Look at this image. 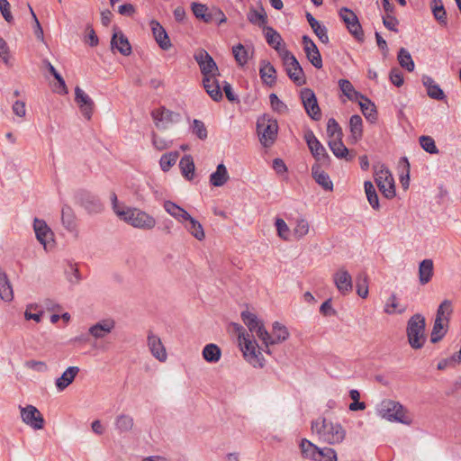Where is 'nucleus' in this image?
<instances>
[{
	"mask_svg": "<svg viewBox=\"0 0 461 461\" xmlns=\"http://www.w3.org/2000/svg\"><path fill=\"white\" fill-rule=\"evenodd\" d=\"M259 75L262 81L268 86H273L276 81V70L268 61L260 62Z\"/></svg>",
	"mask_w": 461,
	"mask_h": 461,
	"instance_id": "obj_28",
	"label": "nucleus"
},
{
	"mask_svg": "<svg viewBox=\"0 0 461 461\" xmlns=\"http://www.w3.org/2000/svg\"><path fill=\"white\" fill-rule=\"evenodd\" d=\"M453 312V305L450 300H444L438 307L436 318L441 321H446L449 323L450 316Z\"/></svg>",
	"mask_w": 461,
	"mask_h": 461,
	"instance_id": "obj_49",
	"label": "nucleus"
},
{
	"mask_svg": "<svg viewBox=\"0 0 461 461\" xmlns=\"http://www.w3.org/2000/svg\"><path fill=\"white\" fill-rule=\"evenodd\" d=\"M423 85L427 87L428 95L435 100H443L445 94L443 90L437 85L434 80L429 77H423Z\"/></svg>",
	"mask_w": 461,
	"mask_h": 461,
	"instance_id": "obj_35",
	"label": "nucleus"
},
{
	"mask_svg": "<svg viewBox=\"0 0 461 461\" xmlns=\"http://www.w3.org/2000/svg\"><path fill=\"white\" fill-rule=\"evenodd\" d=\"M33 230L38 241L43 245L47 250L49 247H52L54 242V234L46 221L38 218L33 221Z\"/></svg>",
	"mask_w": 461,
	"mask_h": 461,
	"instance_id": "obj_15",
	"label": "nucleus"
},
{
	"mask_svg": "<svg viewBox=\"0 0 461 461\" xmlns=\"http://www.w3.org/2000/svg\"><path fill=\"white\" fill-rule=\"evenodd\" d=\"M232 53L235 60L240 66L247 64L249 59V51L241 43H238L232 47Z\"/></svg>",
	"mask_w": 461,
	"mask_h": 461,
	"instance_id": "obj_54",
	"label": "nucleus"
},
{
	"mask_svg": "<svg viewBox=\"0 0 461 461\" xmlns=\"http://www.w3.org/2000/svg\"><path fill=\"white\" fill-rule=\"evenodd\" d=\"M23 422L38 430L44 427L45 420L40 411L33 405L19 406Z\"/></svg>",
	"mask_w": 461,
	"mask_h": 461,
	"instance_id": "obj_10",
	"label": "nucleus"
},
{
	"mask_svg": "<svg viewBox=\"0 0 461 461\" xmlns=\"http://www.w3.org/2000/svg\"><path fill=\"white\" fill-rule=\"evenodd\" d=\"M448 329V322L441 321L438 319H435L433 328L430 333L431 343L439 342L447 334Z\"/></svg>",
	"mask_w": 461,
	"mask_h": 461,
	"instance_id": "obj_36",
	"label": "nucleus"
},
{
	"mask_svg": "<svg viewBox=\"0 0 461 461\" xmlns=\"http://www.w3.org/2000/svg\"><path fill=\"white\" fill-rule=\"evenodd\" d=\"M377 412L382 418L389 421L406 425H410L412 421L403 405L393 400L385 399L382 401L377 408Z\"/></svg>",
	"mask_w": 461,
	"mask_h": 461,
	"instance_id": "obj_2",
	"label": "nucleus"
},
{
	"mask_svg": "<svg viewBox=\"0 0 461 461\" xmlns=\"http://www.w3.org/2000/svg\"><path fill=\"white\" fill-rule=\"evenodd\" d=\"M359 105L364 116L374 122L377 119V112L375 104L366 97L364 96V99H360Z\"/></svg>",
	"mask_w": 461,
	"mask_h": 461,
	"instance_id": "obj_44",
	"label": "nucleus"
},
{
	"mask_svg": "<svg viewBox=\"0 0 461 461\" xmlns=\"http://www.w3.org/2000/svg\"><path fill=\"white\" fill-rule=\"evenodd\" d=\"M118 217L138 229L151 230L156 225V220L153 216L138 208L127 207L125 212H118Z\"/></svg>",
	"mask_w": 461,
	"mask_h": 461,
	"instance_id": "obj_6",
	"label": "nucleus"
},
{
	"mask_svg": "<svg viewBox=\"0 0 461 461\" xmlns=\"http://www.w3.org/2000/svg\"><path fill=\"white\" fill-rule=\"evenodd\" d=\"M339 86L342 93L349 99V100H357L364 99V95L359 92H357L354 89L353 85L348 79H340L339 81Z\"/></svg>",
	"mask_w": 461,
	"mask_h": 461,
	"instance_id": "obj_47",
	"label": "nucleus"
},
{
	"mask_svg": "<svg viewBox=\"0 0 461 461\" xmlns=\"http://www.w3.org/2000/svg\"><path fill=\"white\" fill-rule=\"evenodd\" d=\"M276 227L278 236L281 239L287 240L289 238L290 230L286 222L283 219L277 218L276 221Z\"/></svg>",
	"mask_w": 461,
	"mask_h": 461,
	"instance_id": "obj_63",
	"label": "nucleus"
},
{
	"mask_svg": "<svg viewBox=\"0 0 461 461\" xmlns=\"http://www.w3.org/2000/svg\"><path fill=\"white\" fill-rule=\"evenodd\" d=\"M133 424V418L128 414H120L114 420V427L121 434L131 431Z\"/></svg>",
	"mask_w": 461,
	"mask_h": 461,
	"instance_id": "obj_39",
	"label": "nucleus"
},
{
	"mask_svg": "<svg viewBox=\"0 0 461 461\" xmlns=\"http://www.w3.org/2000/svg\"><path fill=\"white\" fill-rule=\"evenodd\" d=\"M312 29L322 43L327 44L329 42L328 30L324 25H321L319 23L315 26L312 27Z\"/></svg>",
	"mask_w": 461,
	"mask_h": 461,
	"instance_id": "obj_64",
	"label": "nucleus"
},
{
	"mask_svg": "<svg viewBox=\"0 0 461 461\" xmlns=\"http://www.w3.org/2000/svg\"><path fill=\"white\" fill-rule=\"evenodd\" d=\"M312 430L316 433L321 440L328 444H337L343 441L346 431L339 423L320 418L312 422Z\"/></svg>",
	"mask_w": 461,
	"mask_h": 461,
	"instance_id": "obj_1",
	"label": "nucleus"
},
{
	"mask_svg": "<svg viewBox=\"0 0 461 461\" xmlns=\"http://www.w3.org/2000/svg\"><path fill=\"white\" fill-rule=\"evenodd\" d=\"M327 133L330 140L342 139V130L337 121L333 118L329 119L327 123Z\"/></svg>",
	"mask_w": 461,
	"mask_h": 461,
	"instance_id": "obj_56",
	"label": "nucleus"
},
{
	"mask_svg": "<svg viewBox=\"0 0 461 461\" xmlns=\"http://www.w3.org/2000/svg\"><path fill=\"white\" fill-rule=\"evenodd\" d=\"M365 193L367 201L374 210H379V198L376 190L371 181H365L364 183Z\"/></svg>",
	"mask_w": 461,
	"mask_h": 461,
	"instance_id": "obj_45",
	"label": "nucleus"
},
{
	"mask_svg": "<svg viewBox=\"0 0 461 461\" xmlns=\"http://www.w3.org/2000/svg\"><path fill=\"white\" fill-rule=\"evenodd\" d=\"M191 9L193 11L194 15L200 20H203L204 23H212L213 20L214 14L211 12H208V7L205 5L199 3H192Z\"/></svg>",
	"mask_w": 461,
	"mask_h": 461,
	"instance_id": "obj_38",
	"label": "nucleus"
},
{
	"mask_svg": "<svg viewBox=\"0 0 461 461\" xmlns=\"http://www.w3.org/2000/svg\"><path fill=\"white\" fill-rule=\"evenodd\" d=\"M375 182L380 192L387 199H393L395 193V183L389 168L382 163L373 165Z\"/></svg>",
	"mask_w": 461,
	"mask_h": 461,
	"instance_id": "obj_5",
	"label": "nucleus"
},
{
	"mask_svg": "<svg viewBox=\"0 0 461 461\" xmlns=\"http://www.w3.org/2000/svg\"><path fill=\"white\" fill-rule=\"evenodd\" d=\"M328 145L338 158H345L347 161L353 159V156L349 155L348 148L343 144L342 139L330 140Z\"/></svg>",
	"mask_w": 461,
	"mask_h": 461,
	"instance_id": "obj_31",
	"label": "nucleus"
},
{
	"mask_svg": "<svg viewBox=\"0 0 461 461\" xmlns=\"http://www.w3.org/2000/svg\"><path fill=\"white\" fill-rule=\"evenodd\" d=\"M302 43L307 59L311 62V64L316 68H322V59L313 41L308 35H303L302 38Z\"/></svg>",
	"mask_w": 461,
	"mask_h": 461,
	"instance_id": "obj_18",
	"label": "nucleus"
},
{
	"mask_svg": "<svg viewBox=\"0 0 461 461\" xmlns=\"http://www.w3.org/2000/svg\"><path fill=\"white\" fill-rule=\"evenodd\" d=\"M433 276V261L424 259L419 266V280L421 285L428 284Z\"/></svg>",
	"mask_w": 461,
	"mask_h": 461,
	"instance_id": "obj_34",
	"label": "nucleus"
},
{
	"mask_svg": "<svg viewBox=\"0 0 461 461\" xmlns=\"http://www.w3.org/2000/svg\"><path fill=\"white\" fill-rule=\"evenodd\" d=\"M312 175L316 183L324 190L331 191L333 189L332 181L329 175L321 169L320 164L316 163L312 167Z\"/></svg>",
	"mask_w": 461,
	"mask_h": 461,
	"instance_id": "obj_26",
	"label": "nucleus"
},
{
	"mask_svg": "<svg viewBox=\"0 0 461 461\" xmlns=\"http://www.w3.org/2000/svg\"><path fill=\"white\" fill-rule=\"evenodd\" d=\"M397 59L400 64V66L409 72H411L414 70L415 65L412 60V58L410 54V52L404 49L401 48L398 51Z\"/></svg>",
	"mask_w": 461,
	"mask_h": 461,
	"instance_id": "obj_50",
	"label": "nucleus"
},
{
	"mask_svg": "<svg viewBox=\"0 0 461 461\" xmlns=\"http://www.w3.org/2000/svg\"><path fill=\"white\" fill-rule=\"evenodd\" d=\"M257 132L260 143L266 148L271 147L278 133L277 121L269 114H263L257 120Z\"/></svg>",
	"mask_w": 461,
	"mask_h": 461,
	"instance_id": "obj_4",
	"label": "nucleus"
},
{
	"mask_svg": "<svg viewBox=\"0 0 461 461\" xmlns=\"http://www.w3.org/2000/svg\"><path fill=\"white\" fill-rule=\"evenodd\" d=\"M115 327V321L113 319L103 320L89 328V333L95 339H103L109 334Z\"/></svg>",
	"mask_w": 461,
	"mask_h": 461,
	"instance_id": "obj_23",
	"label": "nucleus"
},
{
	"mask_svg": "<svg viewBox=\"0 0 461 461\" xmlns=\"http://www.w3.org/2000/svg\"><path fill=\"white\" fill-rule=\"evenodd\" d=\"M301 99L306 113L314 121H320L321 118V109L314 92L310 88H304L301 91Z\"/></svg>",
	"mask_w": 461,
	"mask_h": 461,
	"instance_id": "obj_13",
	"label": "nucleus"
},
{
	"mask_svg": "<svg viewBox=\"0 0 461 461\" xmlns=\"http://www.w3.org/2000/svg\"><path fill=\"white\" fill-rule=\"evenodd\" d=\"M304 140L316 160L321 161L322 163L330 162L329 154L323 145L316 138L312 131L308 130L304 133Z\"/></svg>",
	"mask_w": 461,
	"mask_h": 461,
	"instance_id": "obj_14",
	"label": "nucleus"
},
{
	"mask_svg": "<svg viewBox=\"0 0 461 461\" xmlns=\"http://www.w3.org/2000/svg\"><path fill=\"white\" fill-rule=\"evenodd\" d=\"M191 132L195 135L199 140H204L207 139L208 131L203 122L194 119L190 124Z\"/></svg>",
	"mask_w": 461,
	"mask_h": 461,
	"instance_id": "obj_51",
	"label": "nucleus"
},
{
	"mask_svg": "<svg viewBox=\"0 0 461 461\" xmlns=\"http://www.w3.org/2000/svg\"><path fill=\"white\" fill-rule=\"evenodd\" d=\"M241 319L244 324L249 328V331L255 333L259 339H269V333L254 313L248 311L242 312Z\"/></svg>",
	"mask_w": 461,
	"mask_h": 461,
	"instance_id": "obj_16",
	"label": "nucleus"
},
{
	"mask_svg": "<svg viewBox=\"0 0 461 461\" xmlns=\"http://www.w3.org/2000/svg\"><path fill=\"white\" fill-rule=\"evenodd\" d=\"M265 32V38L269 46L274 48L276 50H277L279 53L280 51V46L283 42V39L279 32H277L274 28L267 26L264 29Z\"/></svg>",
	"mask_w": 461,
	"mask_h": 461,
	"instance_id": "obj_40",
	"label": "nucleus"
},
{
	"mask_svg": "<svg viewBox=\"0 0 461 461\" xmlns=\"http://www.w3.org/2000/svg\"><path fill=\"white\" fill-rule=\"evenodd\" d=\"M112 49H116L123 56H129L131 53V46L123 33L114 32L111 40Z\"/></svg>",
	"mask_w": 461,
	"mask_h": 461,
	"instance_id": "obj_27",
	"label": "nucleus"
},
{
	"mask_svg": "<svg viewBox=\"0 0 461 461\" xmlns=\"http://www.w3.org/2000/svg\"><path fill=\"white\" fill-rule=\"evenodd\" d=\"M221 356V348L216 344H207L203 349V357L209 363L218 362Z\"/></svg>",
	"mask_w": 461,
	"mask_h": 461,
	"instance_id": "obj_46",
	"label": "nucleus"
},
{
	"mask_svg": "<svg viewBox=\"0 0 461 461\" xmlns=\"http://www.w3.org/2000/svg\"><path fill=\"white\" fill-rule=\"evenodd\" d=\"M300 449L302 456L304 458H308L315 461L318 456V452L320 447L312 443L310 440L306 438H303L300 443Z\"/></svg>",
	"mask_w": 461,
	"mask_h": 461,
	"instance_id": "obj_42",
	"label": "nucleus"
},
{
	"mask_svg": "<svg viewBox=\"0 0 461 461\" xmlns=\"http://www.w3.org/2000/svg\"><path fill=\"white\" fill-rule=\"evenodd\" d=\"M148 346L152 356L155 358H157L160 362H165L167 360V355L166 352V348L158 336L153 334L152 332H149Z\"/></svg>",
	"mask_w": 461,
	"mask_h": 461,
	"instance_id": "obj_20",
	"label": "nucleus"
},
{
	"mask_svg": "<svg viewBox=\"0 0 461 461\" xmlns=\"http://www.w3.org/2000/svg\"><path fill=\"white\" fill-rule=\"evenodd\" d=\"M151 116L156 127L161 130L167 129L171 124L177 123L181 119L180 113L170 111L165 107L153 110Z\"/></svg>",
	"mask_w": 461,
	"mask_h": 461,
	"instance_id": "obj_9",
	"label": "nucleus"
},
{
	"mask_svg": "<svg viewBox=\"0 0 461 461\" xmlns=\"http://www.w3.org/2000/svg\"><path fill=\"white\" fill-rule=\"evenodd\" d=\"M309 229L310 226L308 221L305 219H299L296 221V225L294 229V233L298 239H300L308 234Z\"/></svg>",
	"mask_w": 461,
	"mask_h": 461,
	"instance_id": "obj_62",
	"label": "nucleus"
},
{
	"mask_svg": "<svg viewBox=\"0 0 461 461\" xmlns=\"http://www.w3.org/2000/svg\"><path fill=\"white\" fill-rule=\"evenodd\" d=\"M150 27L152 30L153 36L155 41L158 44V46L163 50H167L171 48L172 44L170 39L167 35V32L164 29V27L157 21L152 20L150 22Z\"/></svg>",
	"mask_w": 461,
	"mask_h": 461,
	"instance_id": "obj_21",
	"label": "nucleus"
},
{
	"mask_svg": "<svg viewBox=\"0 0 461 461\" xmlns=\"http://www.w3.org/2000/svg\"><path fill=\"white\" fill-rule=\"evenodd\" d=\"M151 141L153 147L159 151L169 149L173 144L172 140L160 137L155 132L151 134Z\"/></svg>",
	"mask_w": 461,
	"mask_h": 461,
	"instance_id": "obj_57",
	"label": "nucleus"
},
{
	"mask_svg": "<svg viewBox=\"0 0 461 461\" xmlns=\"http://www.w3.org/2000/svg\"><path fill=\"white\" fill-rule=\"evenodd\" d=\"M349 129L351 133L349 136L350 142L357 143L363 134V121L359 115L354 114L350 117Z\"/></svg>",
	"mask_w": 461,
	"mask_h": 461,
	"instance_id": "obj_32",
	"label": "nucleus"
},
{
	"mask_svg": "<svg viewBox=\"0 0 461 461\" xmlns=\"http://www.w3.org/2000/svg\"><path fill=\"white\" fill-rule=\"evenodd\" d=\"M397 308H398L397 298H396V295L393 294L390 296V298L388 299V302L385 304L384 312L387 314H393V313H396V312L399 313V314H402L406 310L405 307H402V308H400L398 310H397Z\"/></svg>",
	"mask_w": 461,
	"mask_h": 461,
	"instance_id": "obj_59",
	"label": "nucleus"
},
{
	"mask_svg": "<svg viewBox=\"0 0 461 461\" xmlns=\"http://www.w3.org/2000/svg\"><path fill=\"white\" fill-rule=\"evenodd\" d=\"M80 369L78 366L68 367L62 375L56 379L55 385L59 392H63L66 388L70 385L78 375Z\"/></svg>",
	"mask_w": 461,
	"mask_h": 461,
	"instance_id": "obj_22",
	"label": "nucleus"
},
{
	"mask_svg": "<svg viewBox=\"0 0 461 461\" xmlns=\"http://www.w3.org/2000/svg\"><path fill=\"white\" fill-rule=\"evenodd\" d=\"M179 167L182 175L187 180H192L194 174V159L190 155H185L179 162Z\"/></svg>",
	"mask_w": 461,
	"mask_h": 461,
	"instance_id": "obj_43",
	"label": "nucleus"
},
{
	"mask_svg": "<svg viewBox=\"0 0 461 461\" xmlns=\"http://www.w3.org/2000/svg\"><path fill=\"white\" fill-rule=\"evenodd\" d=\"M239 340L241 349L243 351L244 357L249 361L253 366H264V359L262 357L261 352L258 350V345L255 339H250L249 334L243 331L239 334Z\"/></svg>",
	"mask_w": 461,
	"mask_h": 461,
	"instance_id": "obj_8",
	"label": "nucleus"
},
{
	"mask_svg": "<svg viewBox=\"0 0 461 461\" xmlns=\"http://www.w3.org/2000/svg\"><path fill=\"white\" fill-rule=\"evenodd\" d=\"M179 157L177 151H172L161 156L159 165L164 172H167L176 162Z\"/></svg>",
	"mask_w": 461,
	"mask_h": 461,
	"instance_id": "obj_52",
	"label": "nucleus"
},
{
	"mask_svg": "<svg viewBox=\"0 0 461 461\" xmlns=\"http://www.w3.org/2000/svg\"><path fill=\"white\" fill-rule=\"evenodd\" d=\"M269 101L274 111L279 113H285L288 111L287 105L283 101H281L276 94H270Z\"/></svg>",
	"mask_w": 461,
	"mask_h": 461,
	"instance_id": "obj_61",
	"label": "nucleus"
},
{
	"mask_svg": "<svg viewBox=\"0 0 461 461\" xmlns=\"http://www.w3.org/2000/svg\"><path fill=\"white\" fill-rule=\"evenodd\" d=\"M229 174L226 167L221 163L217 166L216 171L210 176V184L213 186L220 187L227 183Z\"/></svg>",
	"mask_w": 461,
	"mask_h": 461,
	"instance_id": "obj_33",
	"label": "nucleus"
},
{
	"mask_svg": "<svg viewBox=\"0 0 461 461\" xmlns=\"http://www.w3.org/2000/svg\"><path fill=\"white\" fill-rule=\"evenodd\" d=\"M0 297L5 302H10L14 298L13 288L5 273H0Z\"/></svg>",
	"mask_w": 461,
	"mask_h": 461,
	"instance_id": "obj_48",
	"label": "nucleus"
},
{
	"mask_svg": "<svg viewBox=\"0 0 461 461\" xmlns=\"http://www.w3.org/2000/svg\"><path fill=\"white\" fill-rule=\"evenodd\" d=\"M163 207L168 214L181 223H185L186 219L190 218V214L184 208L171 201H166Z\"/></svg>",
	"mask_w": 461,
	"mask_h": 461,
	"instance_id": "obj_29",
	"label": "nucleus"
},
{
	"mask_svg": "<svg viewBox=\"0 0 461 461\" xmlns=\"http://www.w3.org/2000/svg\"><path fill=\"white\" fill-rule=\"evenodd\" d=\"M289 332L285 326L276 321L273 324L272 334H269V339L262 340L265 346L267 348L268 345L280 343L287 339Z\"/></svg>",
	"mask_w": 461,
	"mask_h": 461,
	"instance_id": "obj_25",
	"label": "nucleus"
},
{
	"mask_svg": "<svg viewBox=\"0 0 461 461\" xmlns=\"http://www.w3.org/2000/svg\"><path fill=\"white\" fill-rule=\"evenodd\" d=\"M315 461H337V454L333 448H320Z\"/></svg>",
	"mask_w": 461,
	"mask_h": 461,
	"instance_id": "obj_60",
	"label": "nucleus"
},
{
	"mask_svg": "<svg viewBox=\"0 0 461 461\" xmlns=\"http://www.w3.org/2000/svg\"><path fill=\"white\" fill-rule=\"evenodd\" d=\"M280 57L289 78L298 86L304 85L305 75L295 56L289 50H283L280 52Z\"/></svg>",
	"mask_w": 461,
	"mask_h": 461,
	"instance_id": "obj_7",
	"label": "nucleus"
},
{
	"mask_svg": "<svg viewBox=\"0 0 461 461\" xmlns=\"http://www.w3.org/2000/svg\"><path fill=\"white\" fill-rule=\"evenodd\" d=\"M420 144L421 148L429 154H438V149L436 146L435 140L430 136H420Z\"/></svg>",
	"mask_w": 461,
	"mask_h": 461,
	"instance_id": "obj_58",
	"label": "nucleus"
},
{
	"mask_svg": "<svg viewBox=\"0 0 461 461\" xmlns=\"http://www.w3.org/2000/svg\"><path fill=\"white\" fill-rule=\"evenodd\" d=\"M61 221L63 226L68 230L75 228V216L69 206H64L61 211Z\"/></svg>",
	"mask_w": 461,
	"mask_h": 461,
	"instance_id": "obj_55",
	"label": "nucleus"
},
{
	"mask_svg": "<svg viewBox=\"0 0 461 461\" xmlns=\"http://www.w3.org/2000/svg\"><path fill=\"white\" fill-rule=\"evenodd\" d=\"M75 101L78 104L83 116L90 120L93 115L95 104L90 96L86 94L79 86L75 88Z\"/></svg>",
	"mask_w": 461,
	"mask_h": 461,
	"instance_id": "obj_19",
	"label": "nucleus"
},
{
	"mask_svg": "<svg viewBox=\"0 0 461 461\" xmlns=\"http://www.w3.org/2000/svg\"><path fill=\"white\" fill-rule=\"evenodd\" d=\"M203 87L207 94L213 101H220L222 98V93L219 82L215 79V77H203Z\"/></svg>",
	"mask_w": 461,
	"mask_h": 461,
	"instance_id": "obj_30",
	"label": "nucleus"
},
{
	"mask_svg": "<svg viewBox=\"0 0 461 461\" xmlns=\"http://www.w3.org/2000/svg\"><path fill=\"white\" fill-rule=\"evenodd\" d=\"M194 58L199 65L203 77H215L218 73V67L212 56L203 49L197 50Z\"/></svg>",
	"mask_w": 461,
	"mask_h": 461,
	"instance_id": "obj_12",
	"label": "nucleus"
},
{
	"mask_svg": "<svg viewBox=\"0 0 461 461\" xmlns=\"http://www.w3.org/2000/svg\"><path fill=\"white\" fill-rule=\"evenodd\" d=\"M426 321L420 313L412 315L406 327V334L410 346L414 349L421 348L426 341L425 336Z\"/></svg>",
	"mask_w": 461,
	"mask_h": 461,
	"instance_id": "obj_3",
	"label": "nucleus"
},
{
	"mask_svg": "<svg viewBox=\"0 0 461 461\" xmlns=\"http://www.w3.org/2000/svg\"><path fill=\"white\" fill-rule=\"evenodd\" d=\"M333 282L338 291L342 295H347L352 292V277L345 267H340L333 274Z\"/></svg>",
	"mask_w": 461,
	"mask_h": 461,
	"instance_id": "obj_17",
	"label": "nucleus"
},
{
	"mask_svg": "<svg viewBox=\"0 0 461 461\" xmlns=\"http://www.w3.org/2000/svg\"><path fill=\"white\" fill-rule=\"evenodd\" d=\"M432 13L440 24L447 25V13L441 0H433Z\"/></svg>",
	"mask_w": 461,
	"mask_h": 461,
	"instance_id": "obj_53",
	"label": "nucleus"
},
{
	"mask_svg": "<svg viewBox=\"0 0 461 461\" xmlns=\"http://www.w3.org/2000/svg\"><path fill=\"white\" fill-rule=\"evenodd\" d=\"M339 17L344 22L348 32L359 41H364V32L357 16L347 7L339 10Z\"/></svg>",
	"mask_w": 461,
	"mask_h": 461,
	"instance_id": "obj_11",
	"label": "nucleus"
},
{
	"mask_svg": "<svg viewBox=\"0 0 461 461\" xmlns=\"http://www.w3.org/2000/svg\"><path fill=\"white\" fill-rule=\"evenodd\" d=\"M248 20L255 25L262 28L263 30L267 27V16L265 10L262 8L260 11H258L254 8L250 9L248 13Z\"/></svg>",
	"mask_w": 461,
	"mask_h": 461,
	"instance_id": "obj_41",
	"label": "nucleus"
},
{
	"mask_svg": "<svg viewBox=\"0 0 461 461\" xmlns=\"http://www.w3.org/2000/svg\"><path fill=\"white\" fill-rule=\"evenodd\" d=\"M186 230L198 240L205 238L204 230L202 224L190 215V218L185 221Z\"/></svg>",
	"mask_w": 461,
	"mask_h": 461,
	"instance_id": "obj_37",
	"label": "nucleus"
},
{
	"mask_svg": "<svg viewBox=\"0 0 461 461\" xmlns=\"http://www.w3.org/2000/svg\"><path fill=\"white\" fill-rule=\"evenodd\" d=\"M81 205L90 213H98L103 211V204L100 199L89 193L80 194Z\"/></svg>",
	"mask_w": 461,
	"mask_h": 461,
	"instance_id": "obj_24",
	"label": "nucleus"
}]
</instances>
